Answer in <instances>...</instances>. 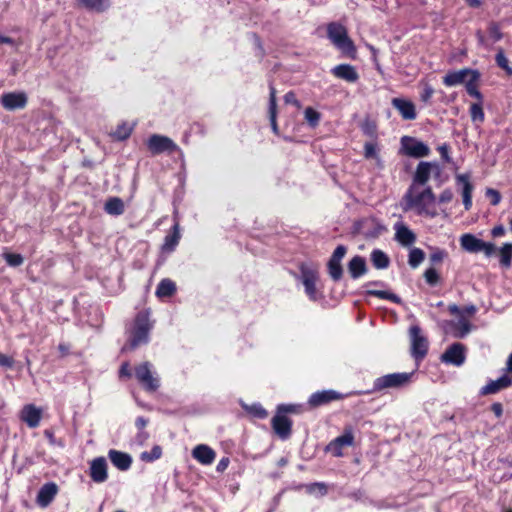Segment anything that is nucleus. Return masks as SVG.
<instances>
[{
	"label": "nucleus",
	"instance_id": "f257e3e1",
	"mask_svg": "<svg viewBox=\"0 0 512 512\" xmlns=\"http://www.w3.org/2000/svg\"><path fill=\"white\" fill-rule=\"evenodd\" d=\"M435 202L436 197L431 187L420 190L419 186L410 185L402 198L401 206L404 211H415L418 215L435 217L438 214Z\"/></svg>",
	"mask_w": 512,
	"mask_h": 512
},
{
	"label": "nucleus",
	"instance_id": "f03ea898",
	"mask_svg": "<svg viewBox=\"0 0 512 512\" xmlns=\"http://www.w3.org/2000/svg\"><path fill=\"white\" fill-rule=\"evenodd\" d=\"M327 36L333 45L342 53L350 57H354L356 54L355 45L349 38L347 29L343 25L336 22L328 24Z\"/></svg>",
	"mask_w": 512,
	"mask_h": 512
},
{
	"label": "nucleus",
	"instance_id": "7ed1b4c3",
	"mask_svg": "<svg viewBox=\"0 0 512 512\" xmlns=\"http://www.w3.org/2000/svg\"><path fill=\"white\" fill-rule=\"evenodd\" d=\"M150 328L148 316L144 313H139L135 318L131 338L123 347V350H133L139 345L147 343Z\"/></svg>",
	"mask_w": 512,
	"mask_h": 512
},
{
	"label": "nucleus",
	"instance_id": "20e7f679",
	"mask_svg": "<svg viewBox=\"0 0 512 512\" xmlns=\"http://www.w3.org/2000/svg\"><path fill=\"white\" fill-rule=\"evenodd\" d=\"M460 245L465 252L471 254L483 252L486 256H491L497 251L493 243L484 242L470 233L463 234L460 237Z\"/></svg>",
	"mask_w": 512,
	"mask_h": 512
},
{
	"label": "nucleus",
	"instance_id": "39448f33",
	"mask_svg": "<svg viewBox=\"0 0 512 512\" xmlns=\"http://www.w3.org/2000/svg\"><path fill=\"white\" fill-rule=\"evenodd\" d=\"M411 340V354L416 360H422L428 352V340L422 334L419 326L414 325L409 329Z\"/></svg>",
	"mask_w": 512,
	"mask_h": 512
},
{
	"label": "nucleus",
	"instance_id": "423d86ee",
	"mask_svg": "<svg viewBox=\"0 0 512 512\" xmlns=\"http://www.w3.org/2000/svg\"><path fill=\"white\" fill-rule=\"evenodd\" d=\"M135 376L147 391H155L158 389L159 379L153 375L151 363L144 362L136 366Z\"/></svg>",
	"mask_w": 512,
	"mask_h": 512
},
{
	"label": "nucleus",
	"instance_id": "0eeeda50",
	"mask_svg": "<svg viewBox=\"0 0 512 512\" xmlns=\"http://www.w3.org/2000/svg\"><path fill=\"white\" fill-rule=\"evenodd\" d=\"M409 373H393L387 374L376 379L374 383L375 390H383L386 388H398L407 384L410 380Z\"/></svg>",
	"mask_w": 512,
	"mask_h": 512
},
{
	"label": "nucleus",
	"instance_id": "6e6552de",
	"mask_svg": "<svg viewBox=\"0 0 512 512\" xmlns=\"http://www.w3.org/2000/svg\"><path fill=\"white\" fill-rule=\"evenodd\" d=\"M473 77L474 79H480V73L477 70H473L470 68H463L457 71H449L443 77L444 85L448 87L466 84L469 78Z\"/></svg>",
	"mask_w": 512,
	"mask_h": 512
},
{
	"label": "nucleus",
	"instance_id": "1a4fd4ad",
	"mask_svg": "<svg viewBox=\"0 0 512 512\" xmlns=\"http://www.w3.org/2000/svg\"><path fill=\"white\" fill-rule=\"evenodd\" d=\"M435 172L437 175L440 173L438 164L432 162H420L417 165L415 174L413 176L412 184L416 186H424L429 181L431 174Z\"/></svg>",
	"mask_w": 512,
	"mask_h": 512
},
{
	"label": "nucleus",
	"instance_id": "9d476101",
	"mask_svg": "<svg viewBox=\"0 0 512 512\" xmlns=\"http://www.w3.org/2000/svg\"><path fill=\"white\" fill-rule=\"evenodd\" d=\"M28 98L25 92L4 93L0 98V103L4 109L13 111L26 107Z\"/></svg>",
	"mask_w": 512,
	"mask_h": 512
},
{
	"label": "nucleus",
	"instance_id": "9b49d317",
	"mask_svg": "<svg viewBox=\"0 0 512 512\" xmlns=\"http://www.w3.org/2000/svg\"><path fill=\"white\" fill-rule=\"evenodd\" d=\"M401 144L405 153L411 157L420 158L429 155V147L421 141H417L412 137L403 136Z\"/></svg>",
	"mask_w": 512,
	"mask_h": 512
},
{
	"label": "nucleus",
	"instance_id": "f8f14e48",
	"mask_svg": "<svg viewBox=\"0 0 512 512\" xmlns=\"http://www.w3.org/2000/svg\"><path fill=\"white\" fill-rule=\"evenodd\" d=\"M354 232L366 237H376L384 229L374 218H363L354 223Z\"/></svg>",
	"mask_w": 512,
	"mask_h": 512
},
{
	"label": "nucleus",
	"instance_id": "ddd939ff",
	"mask_svg": "<svg viewBox=\"0 0 512 512\" xmlns=\"http://www.w3.org/2000/svg\"><path fill=\"white\" fill-rule=\"evenodd\" d=\"M147 146L152 154L172 152L177 147L170 138L158 134H154L148 139Z\"/></svg>",
	"mask_w": 512,
	"mask_h": 512
},
{
	"label": "nucleus",
	"instance_id": "4468645a",
	"mask_svg": "<svg viewBox=\"0 0 512 512\" xmlns=\"http://www.w3.org/2000/svg\"><path fill=\"white\" fill-rule=\"evenodd\" d=\"M354 443V435L352 430L345 429L343 435L338 436L326 446V451L330 452L335 457L342 456V449L347 446H352Z\"/></svg>",
	"mask_w": 512,
	"mask_h": 512
},
{
	"label": "nucleus",
	"instance_id": "2eb2a0df",
	"mask_svg": "<svg viewBox=\"0 0 512 512\" xmlns=\"http://www.w3.org/2000/svg\"><path fill=\"white\" fill-rule=\"evenodd\" d=\"M441 359L445 363H450L460 366L465 361V348L460 343L452 344L445 353L442 354Z\"/></svg>",
	"mask_w": 512,
	"mask_h": 512
},
{
	"label": "nucleus",
	"instance_id": "dca6fc26",
	"mask_svg": "<svg viewBox=\"0 0 512 512\" xmlns=\"http://www.w3.org/2000/svg\"><path fill=\"white\" fill-rule=\"evenodd\" d=\"M42 418V409L36 407L34 404L25 405L20 412V419L25 422L30 428L39 426Z\"/></svg>",
	"mask_w": 512,
	"mask_h": 512
},
{
	"label": "nucleus",
	"instance_id": "f3484780",
	"mask_svg": "<svg viewBox=\"0 0 512 512\" xmlns=\"http://www.w3.org/2000/svg\"><path fill=\"white\" fill-rule=\"evenodd\" d=\"M302 282L305 286V291L313 300L316 299V281L318 279V272L314 268L302 266L301 267Z\"/></svg>",
	"mask_w": 512,
	"mask_h": 512
},
{
	"label": "nucleus",
	"instance_id": "a211bd4d",
	"mask_svg": "<svg viewBox=\"0 0 512 512\" xmlns=\"http://www.w3.org/2000/svg\"><path fill=\"white\" fill-rule=\"evenodd\" d=\"M391 104L398 110L404 120H414L416 118L417 113L412 101L404 98H393Z\"/></svg>",
	"mask_w": 512,
	"mask_h": 512
},
{
	"label": "nucleus",
	"instance_id": "6ab92c4d",
	"mask_svg": "<svg viewBox=\"0 0 512 512\" xmlns=\"http://www.w3.org/2000/svg\"><path fill=\"white\" fill-rule=\"evenodd\" d=\"M395 240L404 247H411L416 241L415 233L405 224L398 222L394 225Z\"/></svg>",
	"mask_w": 512,
	"mask_h": 512
},
{
	"label": "nucleus",
	"instance_id": "aec40b11",
	"mask_svg": "<svg viewBox=\"0 0 512 512\" xmlns=\"http://www.w3.org/2000/svg\"><path fill=\"white\" fill-rule=\"evenodd\" d=\"M57 493L58 486L54 482L46 483L40 488L37 494L36 503L40 507L45 508L53 501Z\"/></svg>",
	"mask_w": 512,
	"mask_h": 512
},
{
	"label": "nucleus",
	"instance_id": "412c9836",
	"mask_svg": "<svg viewBox=\"0 0 512 512\" xmlns=\"http://www.w3.org/2000/svg\"><path fill=\"white\" fill-rule=\"evenodd\" d=\"M90 477L96 483H102L106 481L107 474V463L105 458L99 457L94 459L90 465Z\"/></svg>",
	"mask_w": 512,
	"mask_h": 512
},
{
	"label": "nucleus",
	"instance_id": "4be33fe9",
	"mask_svg": "<svg viewBox=\"0 0 512 512\" xmlns=\"http://www.w3.org/2000/svg\"><path fill=\"white\" fill-rule=\"evenodd\" d=\"M332 74L339 79L349 83H355L359 79V74L355 67L350 64H340L331 70Z\"/></svg>",
	"mask_w": 512,
	"mask_h": 512
},
{
	"label": "nucleus",
	"instance_id": "5701e85b",
	"mask_svg": "<svg viewBox=\"0 0 512 512\" xmlns=\"http://www.w3.org/2000/svg\"><path fill=\"white\" fill-rule=\"evenodd\" d=\"M192 456L194 459H196L199 463L203 465H210L213 463L215 459V452L212 448L205 444L197 445L192 450Z\"/></svg>",
	"mask_w": 512,
	"mask_h": 512
},
{
	"label": "nucleus",
	"instance_id": "b1692460",
	"mask_svg": "<svg viewBox=\"0 0 512 512\" xmlns=\"http://www.w3.org/2000/svg\"><path fill=\"white\" fill-rule=\"evenodd\" d=\"M291 420L284 415H276L272 419V427L276 434L282 439H286L291 434Z\"/></svg>",
	"mask_w": 512,
	"mask_h": 512
},
{
	"label": "nucleus",
	"instance_id": "393cba45",
	"mask_svg": "<svg viewBox=\"0 0 512 512\" xmlns=\"http://www.w3.org/2000/svg\"><path fill=\"white\" fill-rule=\"evenodd\" d=\"M511 385L512 378L507 375H503L497 380L490 381L487 385H485L482 388L481 392L483 395L495 394L500 390L505 389Z\"/></svg>",
	"mask_w": 512,
	"mask_h": 512
},
{
	"label": "nucleus",
	"instance_id": "a878e982",
	"mask_svg": "<svg viewBox=\"0 0 512 512\" xmlns=\"http://www.w3.org/2000/svg\"><path fill=\"white\" fill-rule=\"evenodd\" d=\"M108 456L112 464L119 470L125 471L131 466L132 458L127 453L117 450H110Z\"/></svg>",
	"mask_w": 512,
	"mask_h": 512
},
{
	"label": "nucleus",
	"instance_id": "bb28decb",
	"mask_svg": "<svg viewBox=\"0 0 512 512\" xmlns=\"http://www.w3.org/2000/svg\"><path fill=\"white\" fill-rule=\"evenodd\" d=\"M339 397L340 395L332 390L317 392L311 395V397L309 398V404L313 407H317L329 403L333 400H336Z\"/></svg>",
	"mask_w": 512,
	"mask_h": 512
},
{
	"label": "nucleus",
	"instance_id": "cd10ccee",
	"mask_svg": "<svg viewBox=\"0 0 512 512\" xmlns=\"http://www.w3.org/2000/svg\"><path fill=\"white\" fill-rule=\"evenodd\" d=\"M459 183L463 184V204L466 210H469L472 205V190L473 186L469 181V176L466 174H460L456 176Z\"/></svg>",
	"mask_w": 512,
	"mask_h": 512
},
{
	"label": "nucleus",
	"instance_id": "c85d7f7f",
	"mask_svg": "<svg viewBox=\"0 0 512 512\" xmlns=\"http://www.w3.org/2000/svg\"><path fill=\"white\" fill-rule=\"evenodd\" d=\"M179 240H180L179 224L176 223L173 226L172 231L164 239V243L162 244V252L163 253L173 252L175 247L178 245Z\"/></svg>",
	"mask_w": 512,
	"mask_h": 512
},
{
	"label": "nucleus",
	"instance_id": "c756f323",
	"mask_svg": "<svg viewBox=\"0 0 512 512\" xmlns=\"http://www.w3.org/2000/svg\"><path fill=\"white\" fill-rule=\"evenodd\" d=\"M110 4V0H77V6L90 11L103 12Z\"/></svg>",
	"mask_w": 512,
	"mask_h": 512
},
{
	"label": "nucleus",
	"instance_id": "7c9ffc66",
	"mask_svg": "<svg viewBox=\"0 0 512 512\" xmlns=\"http://www.w3.org/2000/svg\"><path fill=\"white\" fill-rule=\"evenodd\" d=\"M270 95H269V117L272 129L275 133L278 131L276 116H277V104H276V89L271 84L269 86Z\"/></svg>",
	"mask_w": 512,
	"mask_h": 512
},
{
	"label": "nucleus",
	"instance_id": "2f4dec72",
	"mask_svg": "<svg viewBox=\"0 0 512 512\" xmlns=\"http://www.w3.org/2000/svg\"><path fill=\"white\" fill-rule=\"evenodd\" d=\"M348 271L352 278H358L366 273V264L363 258H352L348 263Z\"/></svg>",
	"mask_w": 512,
	"mask_h": 512
},
{
	"label": "nucleus",
	"instance_id": "473e14b6",
	"mask_svg": "<svg viewBox=\"0 0 512 512\" xmlns=\"http://www.w3.org/2000/svg\"><path fill=\"white\" fill-rule=\"evenodd\" d=\"M453 328L452 334L456 338H463L470 332V323L464 317H461L456 322H451Z\"/></svg>",
	"mask_w": 512,
	"mask_h": 512
},
{
	"label": "nucleus",
	"instance_id": "72a5a7b5",
	"mask_svg": "<svg viewBox=\"0 0 512 512\" xmlns=\"http://www.w3.org/2000/svg\"><path fill=\"white\" fill-rule=\"evenodd\" d=\"M442 258H432L433 265L424 272V278L430 286H435L440 281V274L435 265L441 262Z\"/></svg>",
	"mask_w": 512,
	"mask_h": 512
},
{
	"label": "nucleus",
	"instance_id": "f704fd0d",
	"mask_svg": "<svg viewBox=\"0 0 512 512\" xmlns=\"http://www.w3.org/2000/svg\"><path fill=\"white\" fill-rule=\"evenodd\" d=\"M340 260L341 258H330L327 263L329 275L334 281H339L343 275V266Z\"/></svg>",
	"mask_w": 512,
	"mask_h": 512
},
{
	"label": "nucleus",
	"instance_id": "c9c22d12",
	"mask_svg": "<svg viewBox=\"0 0 512 512\" xmlns=\"http://www.w3.org/2000/svg\"><path fill=\"white\" fill-rule=\"evenodd\" d=\"M105 211L110 215H121L124 212V203L118 197L109 198L105 203Z\"/></svg>",
	"mask_w": 512,
	"mask_h": 512
},
{
	"label": "nucleus",
	"instance_id": "e433bc0d",
	"mask_svg": "<svg viewBox=\"0 0 512 512\" xmlns=\"http://www.w3.org/2000/svg\"><path fill=\"white\" fill-rule=\"evenodd\" d=\"M176 291V285L170 279H163L156 290V295L160 298L162 297H170Z\"/></svg>",
	"mask_w": 512,
	"mask_h": 512
},
{
	"label": "nucleus",
	"instance_id": "4c0bfd02",
	"mask_svg": "<svg viewBox=\"0 0 512 512\" xmlns=\"http://www.w3.org/2000/svg\"><path fill=\"white\" fill-rule=\"evenodd\" d=\"M366 293L368 295L375 296V297H378L380 299H386V300L392 301L394 303H400L401 302L400 297H398L396 294H394L392 292H389V291H384V290H368Z\"/></svg>",
	"mask_w": 512,
	"mask_h": 512
},
{
	"label": "nucleus",
	"instance_id": "58836bf2",
	"mask_svg": "<svg viewBox=\"0 0 512 512\" xmlns=\"http://www.w3.org/2000/svg\"><path fill=\"white\" fill-rule=\"evenodd\" d=\"M495 60L501 69L505 70L507 74L512 75V63L509 62L502 49H499Z\"/></svg>",
	"mask_w": 512,
	"mask_h": 512
},
{
	"label": "nucleus",
	"instance_id": "ea45409f",
	"mask_svg": "<svg viewBox=\"0 0 512 512\" xmlns=\"http://www.w3.org/2000/svg\"><path fill=\"white\" fill-rule=\"evenodd\" d=\"M478 81H479V79H474L473 77L469 78L465 84V88H466L467 93L470 96L475 97L478 100H481L482 94L480 93V91L478 90V87H477Z\"/></svg>",
	"mask_w": 512,
	"mask_h": 512
},
{
	"label": "nucleus",
	"instance_id": "a19ab883",
	"mask_svg": "<svg viewBox=\"0 0 512 512\" xmlns=\"http://www.w3.org/2000/svg\"><path fill=\"white\" fill-rule=\"evenodd\" d=\"M470 116L473 121H484V111L480 103H473L470 106Z\"/></svg>",
	"mask_w": 512,
	"mask_h": 512
},
{
	"label": "nucleus",
	"instance_id": "79ce46f5",
	"mask_svg": "<svg viewBox=\"0 0 512 512\" xmlns=\"http://www.w3.org/2000/svg\"><path fill=\"white\" fill-rule=\"evenodd\" d=\"M488 33L489 37L493 40V42H497L501 40L503 37V33L501 32L500 26L496 22L489 23Z\"/></svg>",
	"mask_w": 512,
	"mask_h": 512
},
{
	"label": "nucleus",
	"instance_id": "37998d69",
	"mask_svg": "<svg viewBox=\"0 0 512 512\" xmlns=\"http://www.w3.org/2000/svg\"><path fill=\"white\" fill-rule=\"evenodd\" d=\"M304 114H305V119L312 127H315L318 124V122L320 120L319 112H317L316 110H314L311 107H307L305 109Z\"/></svg>",
	"mask_w": 512,
	"mask_h": 512
},
{
	"label": "nucleus",
	"instance_id": "c03bdc74",
	"mask_svg": "<svg viewBox=\"0 0 512 512\" xmlns=\"http://www.w3.org/2000/svg\"><path fill=\"white\" fill-rule=\"evenodd\" d=\"M162 455V449L160 446H154L150 452H143L141 454V459L144 461H154L159 459Z\"/></svg>",
	"mask_w": 512,
	"mask_h": 512
},
{
	"label": "nucleus",
	"instance_id": "a18cd8bd",
	"mask_svg": "<svg viewBox=\"0 0 512 512\" xmlns=\"http://www.w3.org/2000/svg\"><path fill=\"white\" fill-rule=\"evenodd\" d=\"M132 128L126 125L119 126L117 130L114 132V136L118 140H124L128 138L131 134Z\"/></svg>",
	"mask_w": 512,
	"mask_h": 512
},
{
	"label": "nucleus",
	"instance_id": "49530a36",
	"mask_svg": "<svg viewBox=\"0 0 512 512\" xmlns=\"http://www.w3.org/2000/svg\"><path fill=\"white\" fill-rule=\"evenodd\" d=\"M486 196H487V198L489 199L490 203H491L492 205H494V206H495V205H497V204H499V202H500V200H501V195H500V193H499L497 190L492 189V188H488V189L486 190Z\"/></svg>",
	"mask_w": 512,
	"mask_h": 512
},
{
	"label": "nucleus",
	"instance_id": "de8ad7c7",
	"mask_svg": "<svg viewBox=\"0 0 512 512\" xmlns=\"http://www.w3.org/2000/svg\"><path fill=\"white\" fill-rule=\"evenodd\" d=\"M453 199V192L450 189H445L441 192L438 198V202L441 204L449 203Z\"/></svg>",
	"mask_w": 512,
	"mask_h": 512
},
{
	"label": "nucleus",
	"instance_id": "09e8293b",
	"mask_svg": "<svg viewBox=\"0 0 512 512\" xmlns=\"http://www.w3.org/2000/svg\"><path fill=\"white\" fill-rule=\"evenodd\" d=\"M284 101L286 104H292L296 106L297 108H300V102L297 100L296 95L294 92L290 91L285 94Z\"/></svg>",
	"mask_w": 512,
	"mask_h": 512
},
{
	"label": "nucleus",
	"instance_id": "8fccbe9b",
	"mask_svg": "<svg viewBox=\"0 0 512 512\" xmlns=\"http://www.w3.org/2000/svg\"><path fill=\"white\" fill-rule=\"evenodd\" d=\"M14 365V359L8 355L0 353V366L6 368H12Z\"/></svg>",
	"mask_w": 512,
	"mask_h": 512
},
{
	"label": "nucleus",
	"instance_id": "3c124183",
	"mask_svg": "<svg viewBox=\"0 0 512 512\" xmlns=\"http://www.w3.org/2000/svg\"><path fill=\"white\" fill-rule=\"evenodd\" d=\"M434 94V89L430 85H425V88L421 94V100L425 103L429 102Z\"/></svg>",
	"mask_w": 512,
	"mask_h": 512
},
{
	"label": "nucleus",
	"instance_id": "603ef678",
	"mask_svg": "<svg viewBox=\"0 0 512 512\" xmlns=\"http://www.w3.org/2000/svg\"><path fill=\"white\" fill-rule=\"evenodd\" d=\"M438 151L441 154V157L445 162H447V163L451 162V158L449 156V146L447 144H443V145L439 146Z\"/></svg>",
	"mask_w": 512,
	"mask_h": 512
},
{
	"label": "nucleus",
	"instance_id": "864d4df0",
	"mask_svg": "<svg viewBox=\"0 0 512 512\" xmlns=\"http://www.w3.org/2000/svg\"><path fill=\"white\" fill-rule=\"evenodd\" d=\"M250 411L258 418H265L267 416V412L260 405H253Z\"/></svg>",
	"mask_w": 512,
	"mask_h": 512
},
{
	"label": "nucleus",
	"instance_id": "5fc2aeb1",
	"mask_svg": "<svg viewBox=\"0 0 512 512\" xmlns=\"http://www.w3.org/2000/svg\"><path fill=\"white\" fill-rule=\"evenodd\" d=\"M373 262L377 269H384L389 265V258H373Z\"/></svg>",
	"mask_w": 512,
	"mask_h": 512
},
{
	"label": "nucleus",
	"instance_id": "6e6d98bb",
	"mask_svg": "<svg viewBox=\"0 0 512 512\" xmlns=\"http://www.w3.org/2000/svg\"><path fill=\"white\" fill-rule=\"evenodd\" d=\"M365 156L367 158H373L376 155L375 145L372 143H366L364 146Z\"/></svg>",
	"mask_w": 512,
	"mask_h": 512
},
{
	"label": "nucleus",
	"instance_id": "4d7b16f0",
	"mask_svg": "<svg viewBox=\"0 0 512 512\" xmlns=\"http://www.w3.org/2000/svg\"><path fill=\"white\" fill-rule=\"evenodd\" d=\"M499 252L500 256H512V243H505Z\"/></svg>",
	"mask_w": 512,
	"mask_h": 512
},
{
	"label": "nucleus",
	"instance_id": "13d9d810",
	"mask_svg": "<svg viewBox=\"0 0 512 512\" xmlns=\"http://www.w3.org/2000/svg\"><path fill=\"white\" fill-rule=\"evenodd\" d=\"M120 377H131V371L129 364L127 362L123 363L121 365L120 371H119Z\"/></svg>",
	"mask_w": 512,
	"mask_h": 512
},
{
	"label": "nucleus",
	"instance_id": "bf43d9fd",
	"mask_svg": "<svg viewBox=\"0 0 512 512\" xmlns=\"http://www.w3.org/2000/svg\"><path fill=\"white\" fill-rule=\"evenodd\" d=\"M491 410L496 415V417H501L502 414H503V408H502V404L501 403L497 402V403L492 404Z\"/></svg>",
	"mask_w": 512,
	"mask_h": 512
},
{
	"label": "nucleus",
	"instance_id": "052dcab7",
	"mask_svg": "<svg viewBox=\"0 0 512 512\" xmlns=\"http://www.w3.org/2000/svg\"><path fill=\"white\" fill-rule=\"evenodd\" d=\"M491 234L493 237H500L505 234V228L502 225L496 226L492 229Z\"/></svg>",
	"mask_w": 512,
	"mask_h": 512
},
{
	"label": "nucleus",
	"instance_id": "680f3d73",
	"mask_svg": "<svg viewBox=\"0 0 512 512\" xmlns=\"http://www.w3.org/2000/svg\"><path fill=\"white\" fill-rule=\"evenodd\" d=\"M347 253V248L343 245H338L331 256H344Z\"/></svg>",
	"mask_w": 512,
	"mask_h": 512
},
{
	"label": "nucleus",
	"instance_id": "e2e57ef3",
	"mask_svg": "<svg viewBox=\"0 0 512 512\" xmlns=\"http://www.w3.org/2000/svg\"><path fill=\"white\" fill-rule=\"evenodd\" d=\"M9 266L17 267L23 262V258H6Z\"/></svg>",
	"mask_w": 512,
	"mask_h": 512
},
{
	"label": "nucleus",
	"instance_id": "0e129e2a",
	"mask_svg": "<svg viewBox=\"0 0 512 512\" xmlns=\"http://www.w3.org/2000/svg\"><path fill=\"white\" fill-rule=\"evenodd\" d=\"M228 464H229L228 458L221 459L217 465V470L220 472L224 471L227 468Z\"/></svg>",
	"mask_w": 512,
	"mask_h": 512
},
{
	"label": "nucleus",
	"instance_id": "69168bd1",
	"mask_svg": "<svg viewBox=\"0 0 512 512\" xmlns=\"http://www.w3.org/2000/svg\"><path fill=\"white\" fill-rule=\"evenodd\" d=\"M476 38L478 40V43L482 46H485L487 43H486V38L483 34V32L481 30H477L476 31Z\"/></svg>",
	"mask_w": 512,
	"mask_h": 512
},
{
	"label": "nucleus",
	"instance_id": "338daca9",
	"mask_svg": "<svg viewBox=\"0 0 512 512\" xmlns=\"http://www.w3.org/2000/svg\"><path fill=\"white\" fill-rule=\"evenodd\" d=\"M138 429H143L147 425V420L143 417H138L135 422Z\"/></svg>",
	"mask_w": 512,
	"mask_h": 512
},
{
	"label": "nucleus",
	"instance_id": "774afa93",
	"mask_svg": "<svg viewBox=\"0 0 512 512\" xmlns=\"http://www.w3.org/2000/svg\"><path fill=\"white\" fill-rule=\"evenodd\" d=\"M58 349L61 353V356H66L69 354L70 347H69V345H66V344H59Z\"/></svg>",
	"mask_w": 512,
	"mask_h": 512
}]
</instances>
